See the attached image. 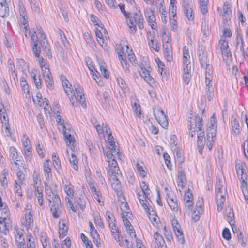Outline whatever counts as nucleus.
Wrapping results in <instances>:
<instances>
[{
  "label": "nucleus",
  "instance_id": "nucleus-1",
  "mask_svg": "<svg viewBox=\"0 0 248 248\" xmlns=\"http://www.w3.org/2000/svg\"><path fill=\"white\" fill-rule=\"evenodd\" d=\"M74 88L76 92L77 96L74 93V91L72 92V94L69 96V100L71 103L72 105L75 107L77 105L78 102L80 103L82 107L85 108L86 107V104L85 103V98L83 93V89L78 84H74Z\"/></svg>",
  "mask_w": 248,
  "mask_h": 248
},
{
  "label": "nucleus",
  "instance_id": "nucleus-2",
  "mask_svg": "<svg viewBox=\"0 0 248 248\" xmlns=\"http://www.w3.org/2000/svg\"><path fill=\"white\" fill-rule=\"evenodd\" d=\"M37 33L40 34V39L39 41L40 45L45 51L46 55L49 57V58H51L52 54L50 50V47L48 41L46 40V35L40 27L39 28L37 27Z\"/></svg>",
  "mask_w": 248,
  "mask_h": 248
},
{
  "label": "nucleus",
  "instance_id": "nucleus-3",
  "mask_svg": "<svg viewBox=\"0 0 248 248\" xmlns=\"http://www.w3.org/2000/svg\"><path fill=\"white\" fill-rule=\"evenodd\" d=\"M153 113L155 119L162 127L166 128L168 127V121L167 116L160 108H154L153 109Z\"/></svg>",
  "mask_w": 248,
  "mask_h": 248
},
{
  "label": "nucleus",
  "instance_id": "nucleus-4",
  "mask_svg": "<svg viewBox=\"0 0 248 248\" xmlns=\"http://www.w3.org/2000/svg\"><path fill=\"white\" fill-rule=\"evenodd\" d=\"M163 43L164 57L167 62H170L172 60V48L170 38H168L166 41Z\"/></svg>",
  "mask_w": 248,
  "mask_h": 248
},
{
  "label": "nucleus",
  "instance_id": "nucleus-5",
  "mask_svg": "<svg viewBox=\"0 0 248 248\" xmlns=\"http://www.w3.org/2000/svg\"><path fill=\"white\" fill-rule=\"evenodd\" d=\"M129 18V22L128 23V26L131 29L132 31H134V33L136 31V24L138 21L142 20L143 17L142 14L140 10L138 13L134 14V16Z\"/></svg>",
  "mask_w": 248,
  "mask_h": 248
},
{
  "label": "nucleus",
  "instance_id": "nucleus-6",
  "mask_svg": "<svg viewBox=\"0 0 248 248\" xmlns=\"http://www.w3.org/2000/svg\"><path fill=\"white\" fill-rule=\"evenodd\" d=\"M38 37L32 34L31 35V47L34 55L36 57H39L41 53L40 47H38Z\"/></svg>",
  "mask_w": 248,
  "mask_h": 248
},
{
  "label": "nucleus",
  "instance_id": "nucleus-7",
  "mask_svg": "<svg viewBox=\"0 0 248 248\" xmlns=\"http://www.w3.org/2000/svg\"><path fill=\"white\" fill-rule=\"evenodd\" d=\"M183 7L185 16L187 17L189 21H192L194 18L192 10L187 0H183Z\"/></svg>",
  "mask_w": 248,
  "mask_h": 248
},
{
  "label": "nucleus",
  "instance_id": "nucleus-8",
  "mask_svg": "<svg viewBox=\"0 0 248 248\" xmlns=\"http://www.w3.org/2000/svg\"><path fill=\"white\" fill-rule=\"evenodd\" d=\"M226 200L225 192H217L216 193V202L217 206V210L218 211L222 210L223 205Z\"/></svg>",
  "mask_w": 248,
  "mask_h": 248
},
{
  "label": "nucleus",
  "instance_id": "nucleus-9",
  "mask_svg": "<svg viewBox=\"0 0 248 248\" xmlns=\"http://www.w3.org/2000/svg\"><path fill=\"white\" fill-rule=\"evenodd\" d=\"M109 130L110 131V129H109ZM108 144L109 149L112 152L116 153V154H119V149L115 145V142L114 141V138L111 135V133L110 131L108 133Z\"/></svg>",
  "mask_w": 248,
  "mask_h": 248
},
{
  "label": "nucleus",
  "instance_id": "nucleus-10",
  "mask_svg": "<svg viewBox=\"0 0 248 248\" xmlns=\"http://www.w3.org/2000/svg\"><path fill=\"white\" fill-rule=\"evenodd\" d=\"M2 0L0 2V16L4 18L9 16V9L6 0Z\"/></svg>",
  "mask_w": 248,
  "mask_h": 248
},
{
  "label": "nucleus",
  "instance_id": "nucleus-11",
  "mask_svg": "<svg viewBox=\"0 0 248 248\" xmlns=\"http://www.w3.org/2000/svg\"><path fill=\"white\" fill-rule=\"evenodd\" d=\"M154 237L158 248H166L165 241L160 234L156 232L154 233Z\"/></svg>",
  "mask_w": 248,
  "mask_h": 248
},
{
  "label": "nucleus",
  "instance_id": "nucleus-12",
  "mask_svg": "<svg viewBox=\"0 0 248 248\" xmlns=\"http://www.w3.org/2000/svg\"><path fill=\"white\" fill-rule=\"evenodd\" d=\"M10 218L7 219H1L0 218V232H3L4 234H6L9 228L10 227Z\"/></svg>",
  "mask_w": 248,
  "mask_h": 248
},
{
  "label": "nucleus",
  "instance_id": "nucleus-13",
  "mask_svg": "<svg viewBox=\"0 0 248 248\" xmlns=\"http://www.w3.org/2000/svg\"><path fill=\"white\" fill-rule=\"evenodd\" d=\"M59 236L63 238L65 236L68 231V226L64 222V220H60L59 223Z\"/></svg>",
  "mask_w": 248,
  "mask_h": 248
},
{
  "label": "nucleus",
  "instance_id": "nucleus-14",
  "mask_svg": "<svg viewBox=\"0 0 248 248\" xmlns=\"http://www.w3.org/2000/svg\"><path fill=\"white\" fill-rule=\"evenodd\" d=\"M212 80H205L206 88L205 91L207 93V98L209 101H210L213 96V88L211 82Z\"/></svg>",
  "mask_w": 248,
  "mask_h": 248
},
{
  "label": "nucleus",
  "instance_id": "nucleus-15",
  "mask_svg": "<svg viewBox=\"0 0 248 248\" xmlns=\"http://www.w3.org/2000/svg\"><path fill=\"white\" fill-rule=\"evenodd\" d=\"M173 230L178 241L181 244H184L185 242V239L183 236V232L181 229L180 226H175V227L173 228Z\"/></svg>",
  "mask_w": 248,
  "mask_h": 248
},
{
  "label": "nucleus",
  "instance_id": "nucleus-16",
  "mask_svg": "<svg viewBox=\"0 0 248 248\" xmlns=\"http://www.w3.org/2000/svg\"><path fill=\"white\" fill-rule=\"evenodd\" d=\"M231 125L233 134L238 135L240 133L239 121L233 116L231 118Z\"/></svg>",
  "mask_w": 248,
  "mask_h": 248
},
{
  "label": "nucleus",
  "instance_id": "nucleus-17",
  "mask_svg": "<svg viewBox=\"0 0 248 248\" xmlns=\"http://www.w3.org/2000/svg\"><path fill=\"white\" fill-rule=\"evenodd\" d=\"M109 172L111 173L112 175L111 178L116 182V185H118L119 181L116 176V174H118L120 171L118 166H115L113 165H109Z\"/></svg>",
  "mask_w": 248,
  "mask_h": 248
},
{
  "label": "nucleus",
  "instance_id": "nucleus-18",
  "mask_svg": "<svg viewBox=\"0 0 248 248\" xmlns=\"http://www.w3.org/2000/svg\"><path fill=\"white\" fill-rule=\"evenodd\" d=\"M186 180V175L184 171L181 170L178 172L177 185L182 189L184 187L185 183Z\"/></svg>",
  "mask_w": 248,
  "mask_h": 248
},
{
  "label": "nucleus",
  "instance_id": "nucleus-19",
  "mask_svg": "<svg viewBox=\"0 0 248 248\" xmlns=\"http://www.w3.org/2000/svg\"><path fill=\"white\" fill-rule=\"evenodd\" d=\"M51 198H47L49 204L52 206H56L57 208H61V202L59 196L57 194H55Z\"/></svg>",
  "mask_w": 248,
  "mask_h": 248
},
{
  "label": "nucleus",
  "instance_id": "nucleus-20",
  "mask_svg": "<svg viewBox=\"0 0 248 248\" xmlns=\"http://www.w3.org/2000/svg\"><path fill=\"white\" fill-rule=\"evenodd\" d=\"M10 157L14 160V163L16 165H18L17 161H22V160L17 159L18 157V153L15 147H11L9 149Z\"/></svg>",
  "mask_w": 248,
  "mask_h": 248
},
{
  "label": "nucleus",
  "instance_id": "nucleus-21",
  "mask_svg": "<svg viewBox=\"0 0 248 248\" xmlns=\"http://www.w3.org/2000/svg\"><path fill=\"white\" fill-rule=\"evenodd\" d=\"M61 79L62 82V86L64 88V91L65 93L68 96L70 95V94L68 93V91L67 90L68 88L69 89V91L71 93H72L73 91V89H71L72 85L69 84V86H68L69 82V81L65 78V77L62 75L61 77Z\"/></svg>",
  "mask_w": 248,
  "mask_h": 248
},
{
  "label": "nucleus",
  "instance_id": "nucleus-22",
  "mask_svg": "<svg viewBox=\"0 0 248 248\" xmlns=\"http://www.w3.org/2000/svg\"><path fill=\"white\" fill-rule=\"evenodd\" d=\"M167 202L170 208L173 211L177 212L178 210V205L176 198L168 197L167 199Z\"/></svg>",
  "mask_w": 248,
  "mask_h": 248
},
{
  "label": "nucleus",
  "instance_id": "nucleus-23",
  "mask_svg": "<svg viewBox=\"0 0 248 248\" xmlns=\"http://www.w3.org/2000/svg\"><path fill=\"white\" fill-rule=\"evenodd\" d=\"M66 130L67 129L62 131L66 142L68 145H73L76 142L75 138L70 134L67 132Z\"/></svg>",
  "mask_w": 248,
  "mask_h": 248
},
{
  "label": "nucleus",
  "instance_id": "nucleus-24",
  "mask_svg": "<svg viewBox=\"0 0 248 248\" xmlns=\"http://www.w3.org/2000/svg\"><path fill=\"white\" fill-rule=\"evenodd\" d=\"M0 208V213L1 216H0V218L1 219H7L8 218H10V211L7 205H4L2 207Z\"/></svg>",
  "mask_w": 248,
  "mask_h": 248
},
{
  "label": "nucleus",
  "instance_id": "nucleus-25",
  "mask_svg": "<svg viewBox=\"0 0 248 248\" xmlns=\"http://www.w3.org/2000/svg\"><path fill=\"white\" fill-rule=\"evenodd\" d=\"M199 60L202 67H203L207 64V55L201 49L199 50Z\"/></svg>",
  "mask_w": 248,
  "mask_h": 248
},
{
  "label": "nucleus",
  "instance_id": "nucleus-26",
  "mask_svg": "<svg viewBox=\"0 0 248 248\" xmlns=\"http://www.w3.org/2000/svg\"><path fill=\"white\" fill-rule=\"evenodd\" d=\"M8 175V170L6 169H4L1 172L0 176V179L1 185L3 187L7 186V176Z\"/></svg>",
  "mask_w": 248,
  "mask_h": 248
},
{
  "label": "nucleus",
  "instance_id": "nucleus-27",
  "mask_svg": "<svg viewBox=\"0 0 248 248\" xmlns=\"http://www.w3.org/2000/svg\"><path fill=\"white\" fill-rule=\"evenodd\" d=\"M98 64L99 65L100 70L102 74L106 79H108L109 77V74L108 72V70L106 68L105 63L104 61L100 60L98 61Z\"/></svg>",
  "mask_w": 248,
  "mask_h": 248
},
{
  "label": "nucleus",
  "instance_id": "nucleus-28",
  "mask_svg": "<svg viewBox=\"0 0 248 248\" xmlns=\"http://www.w3.org/2000/svg\"><path fill=\"white\" fill-rule=\"evenodd\" d=\"M90 233L94 244L98 247L100 244V238L97 230L90 231Z\"/></svg>",
  "mask_w": 248,
  "mask_h": 248
},
{
  "label": "nucleus",
  "instance_id": "nucleus-29",
  "mask_svg": "<svg viewBox=\"0 0 248 248\" xmlns=\"http://www.w3.org/2000/svg\"><path fill=\"white\" fill-rule=\"evenodd\" d=\"M184 73H191V65L189 60L188 58L184 57Z\"/></svg>",
  "mask_w": 248,
  "mask_h": 248
},
{
  "label": "nucleus",
  "instance_id": "nucleus-30",
  "mask_svg": "<svg viewBox=\"0 0 248 248\" xmlns=\"http://www.w3.org/2000/svg\"><path fill=\"white\" fill-rule=\"evenodd\" d=\"M28 248H36L34 239L31 233H28L27 235Z\"/></svg>",
  "mask_w": 248,
  "mask_h": 248
},
{
  "label": "nucleus",
  "instance_id": "nucleus-31",
  "mask_svg": "<svg viewBox=\"0 0 248 248\" xmlns=\"http://www.w3.org/2000/svg\"><path fill=\"white\" fill-rule=\"evenodd\" d=\"M216 128L214 127L207 128V139L209 140L211 138V141L214 142L213 138L216 136Z\"/></svg>",
  "mask_w": 248,
  "mask_h": 248
},
{
  "label": "nucleus",
  "instance_id": "nucleus-32",
  "mask_svg": "<svg viewBox=\"0 0 248 248\" xmlns=\"http://www.w3.org/2000/svg\"><path fill=\"white\" fill-rule=\"evenodd\" d=\"M120 208L122 212L126 213V216L130 218V215H132V213L129 211L130 208L127 202H122L120 205Z\"/></svg>",
  "mask_w": 248,
  "mask_h": 248
},
{
  "label": "nucleus",
  "instance_id": "nucleus-33",
  "mask_svg": "<svg viewBox=\"0 0 248 248\" xmlns=\"http://www.w3.org/2000/svg\"><path fill=\"white\" fill-rule=\"evenodd\" d=\"M223 13L222 14V16L227 17L230 16L231 15V10H230V7H229V4L228 2H225L223 4Z\"/></svg>",
  "mask_w": 248,
  "mask_h": 248
},
{
  "label": "nucleus",
  "instance_id": "nucleus-34",
  "mask_svg": "<svg viewBox=\"0 0 248 248\" xmlns=\"http://www.w3.org/2000/svg\"><path fill=\"white\" fill-rule=\"evenodd\" d=\"M44 77L47 87L52 90L53 89V80L51 74Z\"/></svg>",
  "mask_w": 248,
  "mask_h": 248
},
{
  "label": "nucleus",
  "instance_id": "nucleus-35",
  "mask_svg": "<svg viewBox=\"0 0 248 248\" xmlns=\"http://www.w3.org/2000/svg\"><path fill=\"white\" fill-rule=\"evenodd\" d=\"M44 170L46 174H47V178L52 177L51 169L49 165V160H46L44 163Z\"/></svg>",
  "mask_w": 248,
  "mask_h": 248
},
{
  "label": "nucleus",
  "instance_id": "nucleus-36",
  "mask_svg": "<svg viewBox=\"0 0 248 248\" xmlns=\"http://www.w3.org/2000/svg\"><path fill=\"white\" fill-rule=\"evenodd\" d=\"M205 80H212V66L210 64L205 65Z\"/></svg>",
  "mask_w": 248,
  "mask_h": 248
},
{
  "label": "nucleus",
  "instance_id": "nucleus-37",
  "mask_svg": "<svg viewBox=\"0 0 248 248\" xmlns=\"http://www.w3.org/2000/svg\"><path fill=\"white\" fill-rule=\"evenodd\" d=\"M221 52L223 60L225 62H227L229 60H231L232 54L230 48L227 49V50L222 51Z\"/></svg>",
  "mask_w": 248,
  "mask_h": 248
},
{
  "label": "nucleus",
  "instance_id": "nucleus-38",
  "mask_svg": "<svg viewBox=\"0 0 248 248\" xmlns=\"http://www.w3.org/2000/svg\"><path fill=\"white\" fill-rule=\"evenodd\" d=\"M219 45L221 51L229 49L228 42L225 39H221L219 41Z\"/></svg>",
  "mask_w": 248,
  "mask_h": 248
},
{
  "label": "nucleus",
  "instance_id": "nucleus-39",
  "mask_svg": "<svg viewBox=\"0 0 248 248\" xmlns=\"http://www.w3.org/2000/svg\"><path fill=\"white\" fill-rule=\"evenodd\" d=\"M52 157L54 167L58 170L60 169L61 168V161L59 157L56 156L55 153L52 154Z\"/></svg>",
  "mask_w": 248,
  "mask_h": 248
},
{
  "label": "nucleus",
  "instance_id": "nucleus-40",
  "mask_svg": "<svg viewBox=\"0 0 248 248\" xmlns=\"http://www.w3.org/2000/svg\"><path fill=\"white\" fill-rule=\"evenodd\" d=\"M31 77L33 78L34 83L37 88L38 89H41L42 87V84L40 78H38V79L36 78V74L35 72L32 71L31 73Z\"/></svg>",
  "mask_w": 248,
  "mask_h": 248
},
{
  "label": "nucleus",
  "instance_id": "nucleus-41",
  "mask_svg": "<svg viewBox=\"0 0 248 248\" xmlns=\"http://www.w3.org/2000/svg\"><path fill=\"white\" fill-rule=\"evenodd\" d=\"M69 161L72 164L73 168L75 170H78V161L74 153L71 154V158L69 159Z\"/></svg>",
  "mask_w": 248,
  "mask_h": 248
},
{
  "label": "nucleus",
  "instance_id": "nucleus-42",
  "mask_svg": "<svg viewBox=\"0 0 248 248\" xmlns=\"http://www.w3.org/2000/svg\"><path fill=\"white\" fill-rule=\"evenodd\" d=\"M192 199H193V195H192V193L190 192V189H188L187 190V192L185 194V195L184 196V198H183L184 204L192 201Z\"/></svg>",
  "mask_w": 248,
  "mask_h": 248
},
{
  "label": "nucleus",
  "instance_id": "nucleus-43",
  "mask_svg": "<svg viewBox=\"0 0 248 248\" xmlns=\"http://www.w3.org/2000/svg\"><path fill=\"white\" fill-rule=\"evenodd\" d=\"M177 7L176 5H171L169 8V19L172 20V18H175L176 16Z\"/></svg>",
  "mask_w": 248,
  "mask_h": 248
},
{
  "label": "nucleus",
  "instance_id": "nucleus-44",
  "mask_svg": "<svg viewBox=\"0 0 248 248\" xmlns=\"http://www.w3.org/2000/svg\"><path fill=\"white\" fill-rule=\"evenodd\" d=\"M117 82L124 93H125L128 91V87L126 86L124 80H123L121 77L117 78Z\"/></svg>",
  "mask_w": 248,
  "mask_h": 248
},
{
  "label": "nucleus",
  "instance_id": "nucleus-45",
  "mask_svg": "<svg viewBox=\"0 0 248 248\" xmlns=\"http://www.w3.org/2000/svg\"><path fill=\"white\" fill-rule=\"evenodd\" d=\"M203 204V199H199L196 202V204L195 209L196 211H198L199 214H202V207Z\"/></svg>",
  "mask_w": 248,
  "mask_h": 248
},
{
  "label": "nucleus",
  "instance_id": "nucleus-46",
  "mask_svg": "<svg viewBox=\"0 0 248 248\" xmlns=\"http://www.w3.org/2000/svg\"><path fill=\"white\" fill-rule=\"evenodd\" d=\"M49 206L51 208V211L52 212V215L54 218H58L60 216V213L59 211L61 208H56V206L51 205V204H49Z\"/></svg>",
  "mask_w": 248,
  "mask_h": 248
},
{
  "label": "nucleus",
  "instance_id": "nucleus-47",
  "mask_svg": "<svg viewBox=\"0 0 248 248\" xmlns=\"http://www.w3.org/2000/svg\"><path fill=\"white\" fill-rule=\"evenodd\" d=\"M237 239L238 242L241 244V245L242 247H245L246 246V242L247 240L242 232L240 231L237 235Z\"/></svg>",
  "mask_w": 248,
  "mask_h": 248
},
{
  "label": "nucleus",
  "instance_id": "nucleus-48",
  "mask_svg": "<svg viewBox=\"0 0 248 248\" xmlns=\"http://www.w3.org/2000/svg\"><path fill=\"white\" fill-rule=\"evenodd\" d=\"M25 216L26 225L27 226H29L31 225V223H33L32 216L30 212H27Z\"/></svg>",
  "mask_w": 248,
  "mask_h": 248
},
{
  "label": "nucleus",
  "instance_id": "nucleus-49",
  "mask_svg": "<svg viewBox=\"0 0 248 248\" xmlns=\"http://www.w3.org/2000/svg\"><path fill=\"white\" fill-rule=\"evenodd\" d=\"M137 171L140 175V176L142 177H145L147 174V172L143 169L142 166H141L139 163H137L136 165Z\"/></svg>",
  "mask_w": 248,
  "mask_h": 248
},
{
  "label": "nucleus",
  "instance_id": "nucleus-50",
  "mask_svg": "<svg viewBox=\"0 0 248 248\" xmlns=\"http://www.w3.org/2000/svg\"><path fill=\"white\" fill-rule=\"evenodd\" d=\"M20 85L24 93H29V87L27 82L26 81L25 78H20Z\"/></svg>",
  "mask_w": 248,
  "mask_h": 248
},
{
  "label": "nucleus",
  "instance_id": "nucleus-51",
  "mask_svg": "<svg viewBox=\"0 0 248 248\" xmlns=\"http://www.w3.org/2000/svg\"><path fill=\"white\" fill-rule=\"evenodd\" d=\"M57 115V123L62 127V131H64L65 130L67 129L66 127H65V125L63 124L64 123V119L62 118V116H60V115L59 114H56Z\"/></svg>",
  "mask_w": 248,
  "mask_h": 248
},
{
  "label": "nucleus",
  "instance_id": "nucleus-52",
  "mask_svg": "<svg viewBox=\"0 0 248 248\" xmlns=\"http://www.w3.org/2000/svg\"><path fill=\"white\" fill-rule=\"evenodd\" d=\"M146 19L150 24L152 29H155L157 27V24L155 22L156 19L155 16H151V17H147Z\"/></svg>",
  "mask_w": 248,
  "mask_h": 248
},
{
  "label": "nucleus",
  "instance_id": "nucleus-53",
  "mask_svg": "<svg viewBox=\"0 0 248 248\" xmlns=\"http://www.w3.org/2000/svg\"><path fill=\"white\" fill-rule=\"evenodd\" d=\"M195 122L196 123L195 126H198V128L199 130H203L202 129V119L201 117H200L198 115L195 116Z\"/></svg>",
  "mask_w": 248,
  "mask_h": 248
},
{
  "label": "nucleus",
  "instance_id": "nucleus-54",
  "mask_svg": "<svg viewBox=\"0 0 248 248\" xmlns=\"http://www.w3.org/2000/svg\"><path fill=\"white\" fill-rule=\"evenodd\" d=\"M59 34L60 37V39L62 42V43L65 46H67L68 42L67 40L66 37L63 32L61 30L59 29Z\"/></svg>",
  "mask_w": 248,
  "mask_h": 248
},
{
  "label": "nucleus",
  "instance_id": "nucleus-55",
  "mask_svg": "<svg viewBox=\"0 0 248 248\" xmlns=\"http://www.w3.org/2000/svg\"><path fill=\"white\" fill-rule=\"evenodd\" d=\"M143 198H144L145 199H143L142 200H140V203L142 205V207L144 208L146 213L148 214V215H150V209L148 207V205L149 204H148L147 201H146V199H145V197L144 196H143Z\"/></svg>",
  "mask_w": 248,
  "mask_h": 248
},
{
  "label": "nucleus",
  "instance_id": "nucleus-56",
  "mask_svg": "<svg viewBox=\"0 0 248 248\" xmlns=\"http://www.w3.org/2000/svg\"><path fill=\"white\" fill-rule=\"evenodd\" d=\"M94 222L96 225L98 226L101 228L103 229L104 228V223L99 216L94 217Z\"/></svg>",
  "mask_w": 248,
  "mask_h": 248
},
{
  "label": "nucleus",
  "instance_id": "nucleus-57",
  "mask_svg": "<svg viewBox=\"0 0 248 248\" xmlns=\"http://www.w3.org/2000/svg\"><path fill=\"white\" fill-rule=\"evenodd\" d=\"M222 235L224 239L227 240H229L231 238V234L230 230L227 228H225L223 230Z\"/></svg>",
  "mask_w": 248,
  "mask_h": 248
},
{
  "label": "nucleus",
  "instance_id": "nucleus-58",
  "mask_svg": "<svg viewBox=\"0 0 248 248\" xmlns=\"http://www.w3.org/2000/svg\"><path fill=\"white\" fill-rule=\"evenodd\" d=\"M149 45L155 51L158 52L159 51V46L158 45V44L157 43V41L156 40H154L153 39L151 40L149 42Z\"/></svg>",
  "mask_w": 248,
  "mask_h": 248
},
{
  "label": "nucleus",
  "instance_id": "nucleus-59",
  "mask_svg": "<svg viewBox=\"0 0 248 248\" xmlns=\"http://www.w3.org/2000/svg\"><path fill=\"white\" fill-rule=\"evenodd\" d=\"M16 240L17 244H20L21 242H25L23 234L19 231H16Z\"/></svg>",
  "mask_w": 248,
  "mask_h": 248
},
{
  "label": "nucleus",
  "instance_id": "nucleus-60",
  "mask_svg": "<svg viewBox=\"0 0 248 248\" xmlns=\"http://www.w3.org/2000/svg\"><path fill=\"white\" fill-rule=\"evenodd\" d=\"M16 170H17L16 175L19 179V180L20 181L19 182H21L22 183V182L25 179V174L23 172V171L21 170V169L19 168V166L17 167Z\"/></svg>",
  "mask_w": 248,
  "mask_h": 248
},
{
  "label": "nucleus",
  "instance_id": "nucleus-61",
  "mask_svg": "<svg viewBox=\"0 0 248 248\" xmlns=\"http://www.w3.org/2000/svg\"><path fill=\"white\" fill-rule=\"evenodd\" d=\"M163 158L165 160V164L167 165V167L169 169H170L171 164L170 161V157L169 155L167 153H164L163 154Z\"/></svg>",
  "mask_w": 248,
  "mask_h": 248
},
{
  "label": "nucleus",
  "instance_id": "nucleus-62",
  "mask_svg": "<svg viewBox=\"0 0 248 248\" xmlns=\"http://www.w3.org/2000/svg\"><path fill=\"white\" fill-rule=\"evenodd\" d=\"M111 212L108 210H107L106 212V219L108 221V225L110 224H111L112 223L115 221L114 217H113V218L111 217ZM112 216L113 217V215H112Z\"/></svg>",
  "mask_w": 248,
  "mask_h": 248
},
{
  "label": "nucleus",
  "instance_id": "nucleus-63",
  "mask_svg": "<svg viewBox=\"0 0 248 248\" xmlns=\"http://www.w3.org/2000/svg\"><path fill=\"white\" fill-rule=\"evenodd\" d=\"M193 125L194 124L191 121H189L188 122V126L189 129V134L191 137H193L195 134V127L193 126Z\"/></svg>",
  "mask_w": 248,
  "mask_h": 248
},
{
  "label": "nucleus",
  "instance_id": "nucleus-64",
  "mask_svg": "<svg viewBox=\"0 0 248 248\" xmlns=\"http://www.w3.org/2000/svg\"><path fill=\"white\" fill-rule=\"evenodd\" d=\"M42 147V146H41L39 143H38L36 145V150L39 156L41 158H44L45 156V154L43 152Z\"/></svg>",
  "mask_w": 248,
  "mask_h": 248
}]
</instances>
